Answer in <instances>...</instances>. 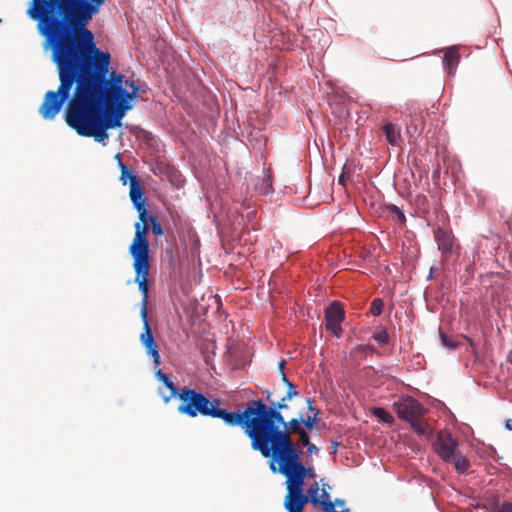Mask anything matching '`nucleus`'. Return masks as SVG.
Instances as JSON below:
<instances>
[{
  "mask_svg": "<svg viewBox=\"0 0 512 512\" xmlns=\"http://www.w3.org/2000/svg\"><path fill=\"white\" fill-rule=\"evenodd\" d=\"M103 4L104 0H33L27 13L38 21L60 79L58 90L45 94L40 114L54 119L76 84L66 109V123L80 136L106 145L107 131L122 126L138 98L139 87L125 75L109 72L110 54L96 47L94 35L87 29Z\"/></svg>",
  "mask_w": 512,
  "mask_h": 512,
  "instance_id": "1",
  "label": "nucleus"
},
{
  "mask_svg": "<svg viewBox=\"0 0 512 512\" xmlns=\"http://www.w3.org/2000/svg\"><path fill=\"white\" fill-rule=\"evenodd\" d=\"M264 457H270V468L286 477L287 495L284 506L288 512H303L308 497L303 494L305 478H316L313 467H305L299 458L290 434L279 430L268 446Z\"/></svg>",
  "mask_w": 512,
  "mask_h": 512,
  "instance_id": "2",
  "label": "nucleus"
},
{
  "mask_svg": "<svg viewBox=\"0 0 512 512\" xmlns=\"http://www.w3.org/2000/svg\"><path fill=\"white\" fill-rule=\"evenodd\" d=\"M219 404V400L215 399L211 417L220 418L232 426L240 425L250 437L254 450L260 451L262 455L268 452L269 444L283 424L280 412L268 408L261 400L254 401L242 413L228 412L219 408Z\"/></svg>",
  "mask_w": 512,
  "mask_h": 512,
  "instance_id": "3",
  "label": "nucleus"
},
{
  "mask_svg": "<svg viewBox=\"0 0 512 512\" xmlns=\"http://www.w3.org/2000/svg\"><path fill=\"white\" fill-rule=\"evenodd\" d=\"M130 198L139 212L141 223L135 224V237L130 246V253L134 259L133 267L136 272L135 281L144 296V302L148 297V274H149V243L146 238L148 232L147 210L143 190L137 177H131Z\"/></svg>",
  "mask_w": 512,
  "mask_h": 512,
  "instance_id": "4",
  "label": "nucleus"
},
{
  "mask_svg": "<svg viewBox=\"0 0 512 512\" xmlns=\"http://www.w3.org/2000/svg\"><path fill=\"white\" fill-rule=\"evenodd\" d=\"M394 409L399 418L408 421L413 430L422 436H429L431 431L423 420L424 409L422 405L410 396L401 397L394 402Z\"/></svg>",
  "mask_w": 512,
  "mask_h": 512,
  "instance_id": "5",
  "label": "nucleus"
},
{
  "mask_svg": "<svg viewBox=\"0 0 512 512\" xmlns=\"http://www.w3.org/2000/svg\"><path fill=\"white\" fill-rule=\"evenodd\" d=\"M178 398L181 401L178 407L179 413L189 417L210 416L215 404V400L210 401L203 394L189 388L181 389Z\"/></svg>",
  "mask_w": 512,
  "mask_h": 512,
  "instance_id": "6",
  "label": "nucleus"
},
{
  "mask_svg": "<svg viewBox=\"0 0 512 512\" xmlns=\"http://www.w3.org/2000/svg\"><path fill=\"white\" fill-rule=\"evenodd\" d=\"M319 490V485L315 481L307 491L306 496L308 497V501H310L315 506H320L324 512H342L335 509V505L330 500L328 491L325 490V485H323L320 495Z\"/></svg>",
  "mask_w": 512,
  "mask_h": 512,
  "instance_id": "7",
  "label": "nucleus"
},
{
  "mask_svg": "<svg viewBox=\"0 0 512 512\" xmlns=\"http://www.w3.org/2000/svg\"><path fill=\"white\" fill-rule=\"evenodd\" d=\"M141 315L144 321V332L141 334V342L145 346L147 353L153 358L155 367H158L160 365V355L147 321V310L145 304L141 310Z\"/></svg>",
  "mask_w": 512,
  "mask_h": 512,
  "instance_id": "8",
  "label": "nucleus"
},
{
  "mask_svg": "<svg viewBox=\"0 0 512 512\" xmlns=\"http://www.w3.org/2000/svg\"><path fill=\"white\" fill-rule=\"evenodd\" d=\"M344 319V310L339 302H333L326 310V329L339 337L341 334V323Z\"/></svg>",
  "mask_w": 512,
  "mask_h": 512,
  "instance_id": "9",
  "label": "nucleus"
},
{
  "mask_svg": "<svg viewBox=\"0 0 512 512\" xmlns=\"http://www.w3.org/2000/svg\"><path fill=\"white\" fill-rule=\"evenodd\" d=\"M456 444L449 436L447 438L440 437L436 444V452L445 461H450L454 457Z\"/></svg>",
  "mask_w": 512,
  "mask_h": 512,
  "instance_id": "10",
  "label": "nucleus"
},
{
  "mask_svg": "<svg viewBox=\"0 0 512 512\" xmlns=\"http://www.w3.org/2000/svg\"><path fill=\"white\" fill-rule=\"evenodd\" d=\"M156 376L160 381L163 382L166 388L169 389L170 391L169 395H165L163 392H161V395L165 403L169 402L170 399L173 397H179L180 391L177 389V387L174 385V383L171 381L168 375L164 374L160 369H158L156 372Z\"/></svg>",
  "mask_w": 512,
  "mask_h": 512,
  "instance_id": "11",
  "label": "nucleus"
},
{
  "mask_svg": "<svg viewBox=\"0 0 512 512\" xmlns=\"http://www.w3.org/2000/svg\"><path fill=\"white\" fill-rule=\"evenodd\" d=\"M383 132L387 142L392 146H397L400 142V128L393 123H387L383 126Z\"/></svg>",
  "mask_w": 512,
  "mask_h": 512,
  "instance_id": "12",
  "label": "nucleus"
},
{
  "mask_svg": "<svg viewBox=\"0 0 512 512\" xmlns=\"http://www.w3.org/2000/svg\"><path fill=\"white\" fill-rule=\"evenodd\" d=\"M436 240L438 248L442 250L443 253L447 254L452 251L453 241L447 232L441 230L438 231L436 234Z\"/></svg>",
  "mask_w": 512,
  "mask_h": 512,
  "instance_id": "13",
  "label": "nucleus"
},
{
  "mask_svg": "<svg viewBox=\"0 0 512 512\" xmlns=\"http://www.w3.org/2000/svg\"><path fill=\"white\" fill-rule=\"evenodd\" d=\"M459 62V53L456 48H449L445 52L443 63L444 66L448 69L449 73L455 69Z\"/></svg>",
  "mask_w": 512,
  "mask_h": 512,
  "instance_id": "14",
  "label": "nucleus"
},
{
  "mask_svg": "<svg viewBox=\"0 0 512 512\" xmlns=\"http://www.w3.org/2000/svg\"><path fill=\"white\" fill-rule=\"evenodd\" d=\"M449 462H453L454 466L457 471L463 473L468 470L469 468V461L468 459L460 454H454V457Z\"/></svg>",
  "mask_w": 512,
  "mask_h": 512,
  "instance_id": "15",
  "label": "nucleus"
},
{
  "mask_svg": "<svg viewBox=\"0 0 512 512\" xmlns=\"http://www.w3.org/2000/svg\"><path fill=\"white\" fill-rule=\"evenodd\" d=\"M372 414L384 423L392 424L394 422V417L383 408H373Z\"/></svg>",
  "mask_w": 512,
  "mask_h": 512,
  "instance_id": "16",
  "label": "nucleus"
},
{
  "mask_svg": "<svg viewBox=\"0 0 512 512\" xmlns=\"http://www.w3.org/2000/svg\"><path fill=\"white\" fill-rule=\"evenodd\" d=\"M147 226H148V229L151 228V231L154 235L160 236L163 234V229L161 227V224L158 222V220L155 217L149 216L148 214H147Z\"/></svg>",
  "mask_w": 512,
  "mask_h": 512,
  "instance_id": "17",
  "label": "nucleus"
},
{
  "mask_svg": "<svg viewBox=\"0 0 512 512\" xmlns=\"http://www.w3.org/2000/svg\"><path fill=\"white\" fill-rule=\"evenodd\" d=\"M301 422L300 420L298 419H292L291 421H289L288 424H285V422L283 421V424L280 425V430L282 431H285V429H282V426L283 427H288L292 432H295V433H300L301 431H304L303 428L301 427ZM287 433L289 434V432L287 431Z\"/></svg>",
  "mask_w": 512,
  "mask_h": 512,
  "instance_id": "18",
  "label": "nucleus"
},
{
  "mask_svg": "<svg viewBox=\"0 0 512 512\" xmlns=\"http://www.w3.org/2000/svg\"><path fill=\"white\" fill-rule=\"evenodd\" d=\"M120 169H121V181L124 185L127 184V181H129V184L131 185V177H136L131 170L127 168V166L120 161Z\"/></svg>",
  "mask_w": 512,
  "mask_h": 512,
  "instance_id": "19",
  "label": "nucleus"
},
{
  "mask_svg": "<svg viewBox=\"0 0 512 512\" xmlns=\"http://www.w3.org/2000/svg\"><path fill=\"white\" fill-rule=\"evenodd\" d=\"M383 301L380 298H376L372 301L370 312L374 316H378L382 313Z\"/></svg>",
  "mask_w": 512,
  "mask_h": 512,
  "instance_id": "20",
  "label": "nucleus"
},
{
  "mask_svg": "<svg viewBox=\"0 0 512 512\" xmlns=\"http://www.w3.org/2000/svg\"><path fill=\"white\" fill-rule=\"evenodd\" d=\"M283 380L288 384L289 390L287 392L286 397H284L282 400L283 401L290 400L293 396L297 395V391H296L295 387L293 386V384L288 381L287 376L285 374H283Z\"/></svg>",
  "mask_w": 512,
  "mask_h": 512,
  "instance_id": "21",
  "label": "nucleus"
},
{
  "mask_svg": "<svg viewBox=\"0 0 512 512\" xmlns=\"http://www.w3.org/2000/svg\"><path fill=\"white\" fill-rule=\"evenodd\" d=\"M316 415H317V413H314L313 416L308 415L307 418L301 420L304 423V425L307 427V429L311 430L313 428L315 420H316Z\"/></svg>",
  "mask_w": 512,
  "mask_h": 512,
  "instance_id": "22",
  "label": "nucleus"
},
{
  "mask_svg": "<svg viewBox=\"0 0 512 512\" xmlns=\"http://www.w3.org/2000/svg\"><path fill=\"white\" fill-rule=\"evenodd\" d=\"M299 441H300V444L303 446H308L310 444V439H309V436L306 433V431H301L299 433Z\"/></svg>",
  "mask_w": 512,
  "mask_h": 512,
  "instance_id": "23",
  "label": "nucleus"
},
{
  "mask_svg": "<svg viewBox=\"0 0 512 512\" xmlns=\"http://www.w3.org/2000/svg\"><path fill=\"white\" fill-rule=\"evenodd\" d=\"M374 339L380 343H386L388 340V335L386 332H380L374 336Z\"/></svg>",
  "mask_w": 512,
  "mask_h": 512,
  "instance_id": "24",
  "label": "nucleus"
},
{
  "mask_svg": "<svg viewBox=\"0 0 512 512\" xmlns=\"http://www.w3.org/2000/svg\"><path fill=\"white\" fill-rule=\"evenodd\" d=\"M335 505V509L337 511H342L344 512V501L342 500H336L335 503H333Z\"/></svg>",
  "mask_w": 512,
  "mask_h": 512,
  "instance_id": "25",
  "label": "nucleus"
},
{
  "mask_svg": "<svg viewBox=\"0 0 512 512\" xmlns=\"http://www.w3.org/2000/svg\"><path fill=\"white\" fill-rule=\"evenodd\" d=\"M501 512H512V504H510V503H503L501 505Z\"/></svg>",
  "mask_w": 512,
  "mask_h": 512,
  "instance_id": "26",
  "label": "nucleus"
},
{
  "mask_svg": "<svg viewBox=\"0 0 512 512\" xmlns=\"http://www.w3.org/2000/svg\"><path fill=\"white\" fill-rule=\"evenodd\" d=\"M317 451H318V448H317L314 444L310 443V444L307 446V454H308V455H311L312 453H315V452H317Z\"/></svg>",
  "mask_w": 512,
  "mask_h": 512,
  "instance_id": "27",
  "label": "nucleus"
},
{
  "mask_svg": "<svg viewBox=\"0 0 512 512\" xmlns=\"http://www.w3.org/2000/svg\"><path fill=\"white\" fill-rule=\"evenodd\" d=\"M284 366H285V361L282 360L280 363H279V368L280 370H283L284 369Z\"/></svg>",
  "mask_w": 512,
  "mask_h": 512,
  "instance_id": "28",
  "label": "nucleus"
},
{
  "mask_svg": "<svg viewBox=\"0 0 512 512\" xmlns=\"http://www.w3.org/2000/svg\"><path fill=\"white\" fill-rule=\"evenodd\" d=\"M506 427L510 430H512V426H511V420H507L506 421Z\"/></svg>",
  "mask_w": 512,
  "mask_h": 512,
  "instance_id": "29",
  "label": "nucleus"
},
{
  "mask_svg": "<svg viewBox=\"0 0 512 512\" xmlns=\"http://www.w3.org/2000/svg\"><path fill=\"white\" fill-rule=\"evenodd\" d=\"M115 158H116V161H118V164L120 165V161H122L120 154L119 153L116 154Z\"/></svg>",
  "mask_w": 512,
  "mask_h": 512,
  "instance_id": "30",
  "label": "nucleus"
},
{
  "mask_svg": "<svg viewBox=\"0 0 512 512\" xmlns=\"http://www.w3.org/2000/svg\"><path fill=\"white\" fill-rule=\"evenodd\" d=\"M324 485H325V490L330 489V486L328 484H324Z\"/></svg>",
  "mask_w": 512,
  "mask_h": 512,
  "instance_id": "31",
  "label": "nucleus"
},
{
  "mask_svg": "<svg viewBox=\"0 0 512 512\" xmlns=\"http://www.w3.org/2000/svg\"><path fill=\"white\" fill-rule=\"evenodd\" d=\"M284 407H286V405H284V404H279V408H284Z\"/></svg>",
  "mask_w": 512,
  "mask_h": 512,
  "instance_id": "32",
  "label": "nucleus"
},
{
  "mask_svg": "<svg viewBox=\"0 0 512 512\" xmlns=\"http://www.w3.org/2000/svg\"><path fill=\"white\" fill-rule=\"evenodd\" d=\"M442 341L445 343V345H448V343L446 342L445 338H442Z\"/></svg>",
  "mask_w": 512,
  "mask_h": 512,
  "instance_id": "33",
  "label": "nucleus"
}]
</instances>
